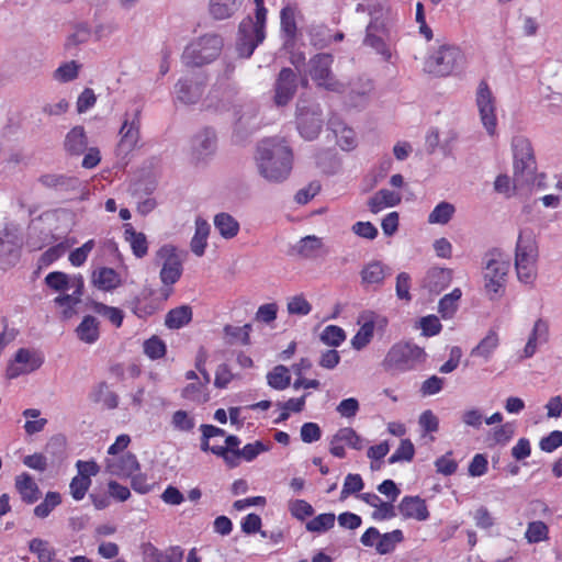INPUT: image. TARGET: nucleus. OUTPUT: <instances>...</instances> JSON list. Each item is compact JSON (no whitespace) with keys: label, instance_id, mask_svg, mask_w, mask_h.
<instances>
[{"label":"nucleus","instance_id":"ddd939ff","mask_svg":"<svg viewBox=\"0 0 562 562\" xmlns=\"http://www.w3.org/2000/svg\"><path fill=\"white\" fill-rule=\"evenodd\" d=\"M140 110L137 108L133 112H126L120 128V142L117 150L120 154L127 155L137 145L139 140Z\"/></svg>","mask_w":562,"mask_h":562},{"label":"nucleus","instance_id":"5fc2aeb1","mask_svg":"<svg viewBox=\"0 0 562 562\" xmlns=\"http://www.w3.org/2000/svg\"><path fill=\"white\" fill-rule=\"evenodd\" d=\"M79 68L80 65L75 60L65 63L54 71V79L60 82L72 81L78 77Z\"/></svg>","mask_w":562,"mask_h":562},{"label":"nucleus","instance_id":"9d476101","mask_svg":"<svg viewBox=\"0 0 562 562\" xmlns=\"http://www.w3.org/2000/svg\"><path fill=\"white\" fill-rule=\"evenodd\" d=\"M156 259L161 261L159 278L165 286L177 283L183 272V258L178 249L169 244L162 245L156 252Z\"/></svg>","mask_w":562,"mask_h":562},{"label":"nucleus","instance_id":"20e7f679","mask_svg":"<svg viewBox=\"0 0 562 562\" xmlns=\"http://www.w3.org/2000/svg\"><path fill=\"white\" fill-rule=\"evenodd\" d=\"M223 46V38L218 34H204L186 46L182 63L187 67L207 65L220 56Z\"/></svg>","mask_w":562,"mask_h":562},{"label":"nucleus","instance_id":"13d9d810","mask_svg":"<svg viewBox=\"0 0 562 562\" xmlns=\"http://www.w3.org/2000/svg\"><path fill=\"white\" fill-rule=\"evenodd\" d=\"M288 312L291 315H301L305 316L311 313L312 305L302 295H294L288 302Z\"/></svg>","mask_w":562,"mask_h":562},{"label":"nucleus","instance_id":"1a4fd4ad","mask_svg":"<svg viewBox=\"0 0 562 562\" xmlns=\"http://www.w3.org/2000/svg\"><path fill=\"white\" fill-rule=\"evenodd\" d=\"M321 105L300 99L296 104V124L300 135L306 140L315 139L323 127Z\"/></svg>","mask_w":562,"mask_h":562},{"label":"nucleus","instance_id":"a19ab883","mask_svg":"<svg viewBox=\"0 0 562 562\" xmlns=\"http://www.w3.org/2000/svg\"><path fill=\"white\" fill-rule=\"evenodd\" d=\"M322 248V238L314 235L303 237L295 246V250L297 251V254L305 258L317 257Z\"/></svg>","mask_w":562,"mask_h":562},{"label":"nucleus","instance_id":"4be33fe9","mask_svg":"<svg viewBox=\"0 0 562 562\" xmlns=\"http://www.w3.org/2000/svg\"><path fill=\"white\" fill-rule=\"evenodd\" d=\"M177 100L183 104H195L203 94V85L188 78H181L175 86Z\"/></svg>","mask_w":562,"mask_h":562},{"label":"nucleus","instance_id":"c85d7f7f","mask_svg":"<svg viewBox=\"0 0 562 562\" xmlns=\"http://www.w3.org/2000/svg\"><path fill=\"white\" fill-rule=\"evenodd\" d=\"M92 283L100 290L111 291L121 284V279L114 269L103 267L93 271Z\"/></svg>","mask_w":562,"mask_h":562},{"label":"nucleus","instance_id":"a878e982","mask_svg":"<svg viewBox=\"0 0 562 562\" xmlns=\"http://www.w3.org/2000/svg\"><path fill=\"white\" fill-rule=\"evenodd\" d=\"M549 337V324L547 321L539 318L535 322L533 328L529 335L528 341L524 349L525 358L532 357L537 351V344H543L548 341Z\"/></svg>","mask_w":562,"mask_h":562},{"label":"nucleus","instance_id":"f257e3e1","mask_svg":"<svg viewBox=\"0 0 562 562\" xmlns=\"http://www.w3.org/2000/svg\"><path fill=\"white\" fill-rule=\"evenodd\" d=\"M255 160L258 173L265 180L281 183L290 177L294 157L284 139L271 137L258 144Z\"/></svg>","mask_w":562,"mask_h":562},{"label":"nucleus","instance_id":"603ef678","mask_svg":"<svg viewBox=\"0 0 562 562\" xmlns=\"http://www.w3.org/2000/svg\"><path fill=\"white\" fill-rule=\"evenodd\" d=\"M60 502L61 497L59 493L48 492L44 501L34 508V515L40 518H46Z\"/></svg>","mask_w":562,"mask_h":562},{"label":"nucleus","instance_id":"aec40b11","mask_svg":"<svg viewBox=\"0 0 562 562\" xmlns=\"http://www.w3.org/2000/svg\"><path fill=\"white\" fill-rule=\"evenodd\" d=\"M398 510L405 519L417 521H425L430 515L425 499L419 496H404L398 504Z\"/></svg>","mask_w":562,"mask_h":562},{"label":"nucleus","instance_id":"c9c22d12","mask_svg":"<svg viewBox=\"0 0 562 562\" xmlns=\"http://www.w3.org/2000/svg\"><path fill=\"white\" fill-rule=\"evenodd\" d=\"M281 31L285 35L284 46L290 47L294 43L296 35L295 10L291 7H285L281 10Z\"/></svg>","mask_w":562,"mask_h":562},{"label":"nucleus","instance_id":"9b49d317","mask_svg":"<svg viewBox=\"0 0 562 562\" xmlns=\"http://www.w3.org/2000/svg\"><path fill=\"white\" fill-rule=\"evenodd\" d=\"M265 24L248 16L239 24L238 40L236 44L239 56L249 58L256 47L265 40Z\"/></svg>","mask_w":562,"mask_h":562},{"label":"nucleus","instance_id":"c03bdc74","mask_svg":"<svg viewBox=\"0 0 562 562\" xmlns=\"http://www.w3.org/2000/svg\"><path fill=\"white\" fill-rule=\"evenodd\" d=\"M268 385L274 390H284L291 383V375L289 373V369L285 366L279 364L273 368L267 374Z\"/></svg>","mask_w":562,"mask_h":562},{"label":"nucleus","instance_id":"6ab92c4d","mask_svg":"<svg viewBox=\"0 0 562 562\" xmlns=\"http://www.w3.org/2000/svg\"><path fill=\"white\" fill-rule=\"evenodd\" d=\"M140 551L143 562H181L183 559V550L179 546L161 551L151 542H144L140 546Z\"/></svg>","mask_w":562,"mask_h":562},{"label":"nucleus","instance_id":"e2e57ef3","mask_svg":"<svg viewBox=\"0 0 562 562\" xmlns=\"http://www.w3.org/2000/svg\"><path fill=\"white\" fill-rule=\"evenodd\" d=\"M144 352L150 359H159L166 353V345L160 338L153 336L144 342Z\"/></svg>","mask_w":562,"mask_h":562},{"label":"nucleus","instance_id":"6e6552de","mask_svg":"<svg viewBox=\"0 0 562 562\" xmlns=\"http://www.w3.org/2000/svg\"><path fill=\"white\" fill-rule=\"evenodd\" d=\"M464 55L459 47L441 46L425 61V70L438 77H445L462 68Z\"/></svg>","mask_w":562,"mask_h":562},{"label":"nucleus","instance_id":"2eb2a0df","mask_svg":"<svg viewBox=\"0 0 562 562\" xmlns=\"http://www.w3.org/2000/svg\"><path fill=\"white\" fill-rule=\"evenodd\" d=\"M297 90V75L289 67L280 70L273 85V102L277 106L288 105Z\"/></svg>","mask_w":562,"mask_h":562},{"label":"nucleus","instance_id":"f704fd0d","mask_svg":"<svg viewBox=\"0 0 562 562\" xmlns=\"http://www.w3.org/2000/svg\"><path fill=\"white\" fill-rule=\"evenodd\" d=\"M78 338L86 344H93L99 339V322L94 316L87 315L76 329Z\"/></svg>","mask_w":562,"mask_h":562},{"label":"nucleus","instance_id":"a18cd8bd","mask_svg":"<svg viewBox=\"0 0 562 562\" xmlns=\"http://www.w3.org/2000/svg\"><path fill=\"white\" fill-rule=\"evenodd\" d=\"M456 207L453 204L442 201L435 206V209L428 215V222L430 224H447L453 216Z\"/></svg>","mask_w":562,"mask_h":562},{"label":"nucleus","instance_id":"f03ea898","mask_svg":"<svg viewBox=\"0 0 562 562\" xmlns=\"http://www.w3.org/2000/svg\"><path fill=\"white\" fill-rule=\"evenodd\" d=\"M484 289L490 300L503 295L510 269L509 257L499 248L487 250L482 259Z\"/></svg>","mask_w":562,"mask_h":562},{"label":"nucleus","instance_id":"774afa93","mask_svg":"<svg viewBox=\"0 0 562 562\" xmlns=\"http://www.w3.org/2000/svg\"><path fill=\"white\" fill-rule=\"evenodd\" d=\"M93 247H94V240L90 239V240L86 241L81 247L72 250L69 255L70 263L75 267L82 266L86 262V260H87L89 254L91 252V250L93 249Z\"/></svg>","mask_w":562,"mask_h":562},{"label":"nucleus","instance_id":"b1692460","mask_svg":"<svg viewBox=\"0 0 562 562\" xmlns=\"http://www.w3.org/2000/svg\"><path fill=\"white\" fill-rule=\"evenodd\" d=\"M452 280V270L447 268L434 267L428 270L424 279V288L432 293H440Z\"/></svg>","mask_w":562,"mask_h":562},{"label":"nucleus","instance_id":"0eeeda50","mask_svg":"<svg viewBox=\"0 0 562 562\" xmlns=\"http://www.w3.org/2000/svg\"><path fill=\"white\" fill-rule=\"evenodd\" d=\"M538 248L531 237L518 236L515 248V269L520 282L531 284L537 277Z\"/></svg>","mask_w":562,"mask_h":562},{"label":"nucleus","instance_id":"f8f14e48","mask_svg":"<svg viewBox=\"0 0 562 562\" xmlns=\"http://www.w3.org/2000/svg\"><path fill=\"white\" fill-rule=\"evenodd\" d=\"M476 105L479 109L481 122L485 127L488 135L493 136L496 132L497 117H496V100L490 89L487 82L482 80L476 90Z\"/></svg>","mask_w":562,"mask_h":562},{"label":"nucleus","instance_id":"37998d69","mask_svg":"<svg viewBox=\"0 0 562 562\" xmlns=\"http://www.w3.org/2000/svg\"><path fill=\"white\" fill-rule=\"evenodd\" d=\"M404 540L402 530L395 529L384 535L380 533L379 541L375 543V550L380 554H387L394 551L397 543Z\"/></svg>","mask_w":562,"mask_h":562},{"label":"nucleus","instance_id":"cd10ccee","mask_svg":"<svg viewBox=\"0 0 562 562\" xmlns=\"http://www.w3.org/2000/svg\"><path fill=\"white\" fill-rule=\"evenodd\" d=\"M89 398L93 403H102L108 409H114L119 406V396L109 389L106 382L102 381L95 384L89 393Z\"/></svg>","mask_w":562,"mask_h":562},{"label":"nucleus","instance_id":"2f4dec72","mask_svg":"<svg viewBox=\"0 0 562 562\" xmlns=\"http://www.w3.org/2000/svg\"><path fill=\"white\" fill-rule=\"evenodd\" d=\"M124 236L125 240L130 243L133 255L136 258H143L147 255L148 243L144 233L136 232L131 224H126Z\"/></svg>","mask_w":562,"mask_h":562},{"label":"nucleus","instance_id":"09e8293b","mask_svg":"<svg viewBox=\"0 0 562 562\" xmlns=\"http://www.w3.org/2000/svg\"><path fill=\"white\" fill-rule=\"evenodd\" d=\"M346 339L344 329L336 325H328L321 334V340L329 347H339Z\"/></svg>","mask_w":562,"mask_h":562},{"label":"nucleus","instance_id":"864d4df0","mask_svg":"<svg viewBox=\"0 0 562 562\" xmlns=\"http://www.w3.org/2000/svg\"><path fill=\"white\" fill-rule=\"evenodd\" d=\"M373 331L374 324L372 322L364 323L351 339L352 348L356 350L364 348L371 341Z\"/></svg>","mask_w":562,"mask_h":562},{"label":"nucleus","instance_id":"680f3d73","mask_svg":"<svg viewBox=\"0 0 562 562\" xmlns=\"http://www.w3.org/2000/svg\"><path fill=\"white\" fill-rule=\"evenodd\" d=\"M171 424L179 431H191L195 426V420L186 411H177L172 415Z\"/></svg>","mask_w":562,"mask_h":562},{"label":"nucleus","instance_id":"7c9ffc66","mask_svg":"<svg viewBox=\"0 0 562 562\" xmlns=\"http://www.w3.org/2000/svg\"><path fill=\"white\" fill-rule=\"evenodd\" d=\"M210 234V224L202 217L195 220V233L191 239L190 247L194 255L201 257L204 255L207 237Z\"/></svg>","mask_w":562,"mask_h":562},{"label":"nucleus","instance_id":"de8ad7c7","mask_svg":"<svg viewBox=\"0 0 562 562\" xmlns=\"http://www.w3.org/2000/svg\"><path fill=\"white\" fill-rule=\"evenodd\" d=\"M334 436L336 441L345 442L355 450H361L364 447V439L351 427L340 428Z\"/></svg>","mask_w":562,"mask_h":562},{"label":"nucleus","instance_id":"79ce46f5","mask_svg":"<svg viewBox=\"0 0 562 562\" xmlns=\"http://www.w3.org/2000/svg\"><path fill=\"white\" fill-rule=\"evenodd\" d=\"M385 267L380 261H372L368 263L361 271L362 282L366 284H380L385 278Z\"/></svg>","mask_w":562,"mask_h":562},{"label":"nucleus","instance_id":"423d86ee","mask_svg":"<svg viewBox=\"0 0 562 562\" xmlns=\"http://www.w3.org/2000/svg\"><path fill=\"white\" fill-rule=\"evenodd\" d=\"M334 56L329 53H318L310 58L307 74L318 88L327 91L344 93L345 85L340 82L331 70Z\"/></svg>","mask_w":562,"mask_h":562},{"label":"nucleus","instance_id":"bb28decb","mask_svg":"<svg viewBox=\"0 0 562 562\" xmlns=\"http://www.w3.org/2000/svg\"><path fill=\"white\" fill-rule=\"evenodd\" d=\"M402 196L400 193L381 189L373 196L368 200L369 210L376 214L385 207H393L401 203Z\"/></svg>","mask_w":562,"mask_h":562},{"label":"nucleus","instance_id":"72a5a7b5","mask_svg":"<svg viewBox=\"0 0 562 562\" xmlns=\"http://www.w3.org/2000/svg\"><path fill=\"white\" fill-rule=\"evenodd\" d=\"M244 0H210V13L216 20L231 18Z\"/></svg>","mask_w":562,"mask_h":562},{"label":"nucleus","instance_id":"69168bd1","mask_svg":"<svg viewBox=\"0 0 562 562\" xmlns=\"http://www.w3.org/2000/svg\"><path fill=\"white\" fill-rule=\"evenodd\" d=\"M69 277L60 271H54L45 277V283L54 291H64L69 286Z\"/></svg>","mask_w":562,"mask_h":562},{"label":"nucleus","instance_id":"49530a36","mask_svg":"<svg viewBox=\"0 0 562 562\" xmlns=\"http://www.w3.org/2000/svg\"><path fill=\"white\" fill-rule=\"evenodd\" d=\"M336 516L333 513L319 514L306 522L305 528L310 532L322 533L331 529L335 525Z\"/></svg>","mask_w":562,"mask_h":562},{"label":"nucleus","instance_id":"338daca9","mask_svg":"<svg viewBox=\"0 0 562 562\" xmlns=\"http://www.w3.org/2000/svg\"><path fill=\"white\" fill-rule=\"evenodd\" d=\"M289 510L293 517L299 520H304L314 514L313 506L304 499H295L290 503Z\"/></svg>","mask_w":562,"mask_h":562},{"label":"nucleus","instance_id":"dca6fc26","mask_svg":"<svg viewBox=\"0 0 562 562\" xmlns=\"http://www.w3.org/2000/svg\"><path fill=\"white\" fill-rule=\"evenodd\" d=\"M217 137L211 127L198 132L191 140V154L195 161H205L216 151Z\"/></svg>","mask_w":562,"mask_h":562},{"label":"nucleus","instance_id":"c756f323","mask_svg":"<svg viewBox=\"0 0 562 562\" xmlns=\"http://www.w3.org/2000/svg\"><path fill=\"white\" fill-rule=\"evenodd\" d=\"M193 312L189 305L171 308L165 317V325L169 329H180L192 321Z\"/></svg>","mask_w":562,"mask_h":562},{"label":"nucleus","instance_id":"8fccbe9b","mask_svg":"<svg viewBox=\"0 0 562 562\" xmlns=\"http://www.w3.org/2000/svg\"><path fill=\"white\" fill-rule=\"evenodd\" d=\"M271 445L265 443L260 440H257L252 443H247L241 449H236V454L240 456V458L247 462H251L255 460L260 453L269 451Z\"/></svg>","mask_w":562,"mask_h":562},{"label":"nucleus","instance_id":"6e6d98bb","mask_svg":"<svg viewBox=\"0 0 562 562\" xmlns=\"http://www.w3.org/2000/svg\"><path fill=\"white\" fill-rule=\"evenodd\" d=\"M182 397L195 403H205L209 401V394L205 384L190 383L182 390Z\"/></svg>","mask_w":562,"mask_h":562},{"label":"nucleus","instance_id":"ea45409f","mask_svg":"<svg viewBox=\"0 0 562 562\" xmlns=\"http://www.w3.org/2000/svg\"><path fill=\"white\" fill-rule=\"evenodd\" d=\"M373 90V82L369 78L360 77L351 87L349 97L355 105L366 102Z\"/></svg>","mask_w":562,"mask_h":562},{"label":"nucleus","instance_id":"3c124183","mask_svg":"<svg viewBox=\"0 0 562 562\" xmlns=\"http://www.w3.org/2000/svg\"><path fill=\"white\" fill-rule=\"evenodd\" d=\"M548 533V526L541 520H536L528 524L525 537L529 543H538L547 540Z\"/></svg>","mask_w":562,"mask_h":562},{"label":"nucleus","instance_id":"0e129e2a","mask_svg":"<svg viewBox=\"0 0 562 562\" xmlns=\"http://www.w3.org/2000/svg\"><path fill=\"white\" fill-rule=\"evenodd\" d=\"M91 485V479L87 475H76L70 482V494L76 501H80L85 497L89 486Z\"/></svg>","mask_w":562,"mask_h":562},{"label":"nucleus","instance_id":"393cba45","mask_svg":"<svg viewBox=\"0 0 562 562\" xmlns=\"http://www.w3.org/2000/svg\"><path fill=\"white\" fill-rule=\"evenodd\" d=\"M14 485L24 503L34 504L38 501L41 491L29 473L24 472L18 475Z\"/></svg>","mask_w":562,"mask_h":562},{"label":"nucleus","instance_id":"5701e85b","mask_svg":"<svg viewBox=\"0 0 562 562\" xmlns=\"http://www.w3.org/2000/svg\"><path fill=\"white\" fill-rule=\"evenodd\" d=\"M88 147V137L80 125L72 127L65 136L64 149L69 156H80Z\"/></svg>","mask_w":562,"mask_h":562},{"label":"nucleus","instance_id":"052dcab7","mask_svg":"<svg viewBox=\"0 0 562 562\" xmlns=\"http://www.w3.org/2000/svg\"><path fill=\"white\" fill-rule=\"evenodd\" d=\"M94 311L95 313L106 317L116 327L122 325L124 315L120 308L108 306L103 303H95Z\"/></svg>","mask_w":562,"mask_h":562},{"label":"nucleus","instance_id":"bf43d9fd","mask_svg":"<svg viewBox=\"0 0 562 562\" xmlns=\"http://www.w3.org/2000/svg\"><path fill=\"white\" fill-rule=\"evenodd\" d=\"M364 486L363 480L359 474L349 473L345 477L340 499H346L349 495L360 492Z\"/></svg>","mask_w":562,"mask_h":562},{"label":"nucleus","instance_id":"4468645a","mask_svg":"<svg viewBox=\"0 0 562 562\" xmlns=\"http://www.w3.org/2000/svg\"><path fill=\"white\" fill-rule=\"evenodd\" d=\"M392 38L393 26H385L384 24L376 26L374 22L373 24H368L366 27L363 45L374 49L385 61H390L392 53L386 41H391Z\"/></svg>","mask_w":562,"mask_h":562},{"label":"nucleus","instance_id":"4d7b16f0","mask_svg":"<svg viewBox=\"0 0 562 562\" xmlns=\"http://www.w3.org/2000/svg\"><path fill=\"white\" fill-rule=\"evenodd\" d=\"M415 454V448L409 439H403L400 447L389 458V463L393 464L401 461H412Z\"/></svg>","mask_w":562,"mask_h":562},{"label":"nucleus","instance_id":"39448f33","mask_svg":"<svg viewBox=\"0 0 562 562\" xmlns=\"http://www.w3.org/2000/svg\"><path fill=\"white\" fill-rule=\"evenodd\" d=\"M514 151V187L521 188L533 180L536 162L531 143L522 136L513 139Z\"/></svg>","mask_w":562,"mask_h":562},{"label":"nucleus","instance_id":"e433bc0d","mask_svg":"<svg viewBox=\"0 0 562 562\" xmlns=\"http://www.w3.org/2000/svg\"><path fill=\"white\" fill-rule=\"evenodd\" d=\"M214 226L226 239L235 237L239 232V223L231 214L222 212L215 215Z\"/></svg>","mask_w":562,"mask_h":562},{"label":"nucleus","instance_id":"f3484780","mask_svg":"<svg viewBox=\"0 0 562 562\" xmlns=\"http://www.w3.org/2000/svg\"><path fill=\"white\" fill-rule=\"evenodd\" d=\"M14 361L15 363L8 369V375L11 379L33 372L43 363V359L38 355L24 348L16 351Z\"/></svg>","mask_w":562,"mask_h":562},{"label":"nucleus","instance_id":"412c9836","mask_svg":"<svg viewBox=\"0 0 562 562\" xmlns=\"http://www.w3.org/2000/svg\"><path fill=\"white\" fill-rule=\"evenodd\" d=\"M106 471L116 476H132L139 470V463L134 453L126 452L119 458L106 459Z\"/></svg>","mask_w":562,"mask_h":562},{"label":"nucleus","instance_id":"473e14b6","mask_svg":"<svg viewBox=\"0 0 562 562\" xmlns=\"http://www.w3.org/2000/svg\"><path fill=\"white\" fill-rule=\"evenodd\" d=\"M29 550L37 555L38 562H64L57 558V551L47 540L34 538L29 542Z\"/></svg>","mask_w":562,"mask_h":562},{"label":"nucleus","instance_id":"a211bd4d","mask_svg":"<svg viewBox=\"0 0 562 562\" xmlns=\"http://www.w3.org/2000/svg\"><path fill=\"white\" fill-rule=\"evenodd\" d=\"M38 182L47 188L61 193L77 192L82 182L79 178L61 173H45L38 178Z\"/></svg>","mask_w":562,"mask_h":562},{"label":"nucleus","instance_id":"58836bf2","mask_svg":"<svg viewBox=\"0 0 562 562\" xmlns=\"http://www.w3.org/2000/svg\"><path fill=\"white\" fill-rule=\"evenodd\" d=\"M498 335L495 330H490L487 335L471 350L472 357H481L486 361L498 346Z\"/></svg>","mask_w":562,"mask_h":562},{"label":"nucleus","instance_id":"4c0bfd02","mask_svg":"<svg viewBox=\"0 0 562 562\" xmlns=\"http://www.w3.org/2000/svg\"><path fill=\"white\" fill-rule=\"evenodd\" d=\"M368 13L371 18L369 24H373L375 22L376 26H380L381 24H384L385 26H392L391 10L386 3V0L378 1L368 5Z\"/></svg>","mask_w":562,"mask_h":562},{"label":"nucleus","instance_id":"7ed1b4c3","mask_svg":"<svg viewBox=\"0 0 562 562\" xmlns=\"http://www.w3.org/2000/svg\"><path fill=\"white\" fill-rule=\"evenodd\" d=\"M426 357L422 347L412 342H397L387 351L382 366L387 372L404 373L423 364Z\"/></svg>","mask_w":562,"mask_h":562}]
</instances>
